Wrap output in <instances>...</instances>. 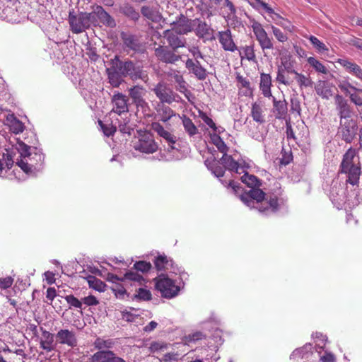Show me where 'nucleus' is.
<instances>
[{"mask_svg": "<svg viewBox=\"0 0 362 362\" xmlns=\"http://www.w3.org/2000/svg\"><path fill=\"white\" fill-rule=\"evenodd\" d=\"M272 86V76L269 74L261 73L259 90L265 98L272 97L271 88Z\"/></svg>", "mask_w": 362, "mask_h": 362, "instance_id": "obj_25", "label": "nucleus"}, {"mask_svg": "<svg viewBox=\"0 0 362 362\" xmlns=\"http://www.w3.org/2000/svg\"><path fill=\"white\" fill-rule=\"evenodd\" d=\"M42 336L40 339V347L46 351L51 352L55 349L56 344H54V335L42 327H40Z\"/></svg>", "mask_w": 362, "mask_h": 362, "instance_id": "obj_19", "label": "nucleus"}, {"mask_svg": "<svg viewBox=\"0 0 362 362\" xmlns=\"http://www.w3.org/2000/svg\"><path fill=\"white\" fill-rule=\"evenodd\" d=\"M64 299L67 302V303L70 305V307H74L75 308H78V309L82 308V301L79 300L74 295H67L64 297Z\"/></svg>", "mask_w": 362, "mask_h": 362, "instance_id": "obj_55", "label": "nucleus"}, {"mask_svg": "<svg viewBox=\"0 0 362 362\" xmlns=\"http://www.w3.org/2000/svg\"><path fill=\"white\" fill-rule=\"evenodd\" d=\"M213 143L221 153L223 154L227 153L228 148L219 136H216L213 139Z\"/></svg>", "mask_w": 362, "mask_h": 362, "instance_id": "obj_54", "label": "nucleus"}, {"mask_svg": "<svg viewBox=\"0 0 362 362\" xmlns=\"http://www.w3.org/2000/svg\"><path fill=\"white\" fill-rule=\"evenodd\" d=\"M197 20L194 24V32L196 35L199 38H208L212 33L213 30L204 21H201L199 18H194Z\"/></svg>", "mask_w": 362, "mask_h": 362, "instance_id": "obj_27", "label": "nucleus"}, {"mask_svg": "<svg viewBox=\"0 0 362 362\" xmlns=\"http://www.w3.org/2000/svg\"><path fill=\"white\" fill-rule=\"evenodd\" d=\"M251 27L262 51L264 53V56H267V52L274 49V40L272 37L269 36L260 23L255 21Z\"/></svg>", "mask_w": 362, "mask_h": 362, "instance_id": "obj_5", "label": "nucleus"}, {"mask_svg": "<svg viewBox=\"0 0 362 362\" xmlns=\"http://www.w3.org/2000/svg\"><path fill=\"white\" fill-rule=\"evenodd\" d=\"M98 124L100 125L105 136L107 137L113 136L117 130L116 127L114 126L112 122L105 124L103 121L98 120Z\"/></svg>", "mask_w": 362, "mask_h": 362, "instance_id": "obj_50", "label": "nucleus"}, {"mask_svg": "<svg viewBox=\"0 0 362 362\" xmlns=\"http://www.w3.org/2000/svg\"><path fill=\"white\" fill-rule=\"evenodd\" d=\"M279 209L278 198L276 196L270 197L269 199H264L263 205L259 208V211L265 213L269 209L272 212H276Z\"/></svg>", "mask_w": 362, "mask_h": 362, "instance_id": "obj_33", "label": "nucleus"}, {"mask_svg": "<svg viewBox=\"0 0 362 362\" xmlns=\"http://www.w3.org/2000/svg\"><path fill=\"white\" fill-rule=\"evenodd\" d=\"M217 38L223 50L231 52L238 50V47L234 42L230 29L227 28L225 30L218 31Z\"/></svg>", "mask_w": 362, "mask_h": 362, "instance_id": "obj_14", "label": "nucleus"}, {"mask_svg": "<svg viewBox=\"0 0 362 362\" xmlns=\"http://www.w3.org/2000/svg\"><path fill=\"white\" fill-rule=\"evenodd\" d=\"M334 86L327 81L320 80L315 86L316 93L322 99L329 100L333 95Z\"/></svg>", "mask_w": 362, "mask_h": 362, "instance_id": "obj_21", "label": "nucleus"}, {"mask_svg": "<svg viewBox=\"0 0 362 362\" xmlns=\"http://www.w3.org/2000/svg\"><path fill=\"white\" fill-rule=\"evenodd\" d=\"M13 283V279L11 276L0 279V288L2 289H6L10 288Z\"/></svg>", "mask_w": 362, "mask_h": 362, "instance_id": "obj_64", "label": "nucleus"}, {"mask_svg": "<svg viewBox=\"0 0 362 362\" xmlns=\"http://www.w3.org/2000/svg\"><path fill=\"white\" fill-rule=\"evenodd\" d=\"M110 67L106 71L109 82L113 87H119L123 82L122 78L127 76L133 81L140 79L146 81L148 79V74L143 70L142 66L132 60L122 61L116 55L110 61Z\"/></svg>", "mask_w": 362, "mask_h": 362, "instance_id": "obj_1", "label": "nucleus"}, {"mask_svg": "<svg viewBox=\"0 0 362 362\" xmlns=\"http://www.w3.org/2000/svg\"><path fill=\"white\" fill-rule=\"evenodd\" d=\"M153 263L158 271L168 272L174 274L178 272V267L177 265H175L173 260L165 254L158 255L156 257Z\"/></svg>", "mask_w": 362, "mask_h": 362, "instance_id": "obj_12", "label": "nucleus"}, {"mask_svg": "<svg viewBox=\"0 0 362 362\" xmlns=\"http://www.w3.org/2000/svg\"><path fill=\"white\" fill-rule=\"evenodd\" d=\"M180 119L182 120V123L185 132L189 136H193L198 134L199 131L197 127L195 126V124L189 117H188L185 115H182V116L180 117Z\"/></svg>", "mask_w": 362, "mask_h": 362, "instance_id": "obj_37", "label": "nucleus"}, {"mask_svg": "<svg viewBox=\"0 0 362 362\" xmlns=\"http://www.w3.org/2000/svg\"><path fill=\"white\" fill-rule=\"evenodd\" d=\"M249 4L255 10H264L268 14H274V9L263 0H249Z\"/></svg>", "mask_w": 362, "mask_h": 362, "instance_id": "obj_39", "label": "nucleus"}, {"mask_svg": "<svg viewBox=\"0 0 362 362\" xmlns=\"http://www.w3.org/2000/svg\"><path fill=\"white\" fill-rule=\"evenodd\" d=\"M68 21L70 30L74 34L81 33L90 28L86 19V13L83 12L76 13L74 10L72 9L69 11Z\"/></svg>", "mask_w": 362, "mask_h": 362, "instance_id": "obj_8", "label": "nucleus"}, {"mask_svg": "<svg viewBox=\"0 0 362 362\" xmlns=\"http://www.w3.org/2000/svg\"><path fill=\"white\" fill-rule=\"evenodd\" d=\"M161 103L171 104L175 100L173 90L163 82L158 83L153 89Z\"/></svg>", "mask_w": 362, "mask_h": 362, "instance_id": "obj_15", "label": "nucleus"}, {"mask_svg": "<svg viewBox=\"0 0 362 362\" xmlns=\"http://www.w3.org/2000/svg\"><path fill=\"white\" fill-rule=\"evenodd\" d=\"M134 148L136 151L149 154L156 152L158 146L153 135L148 132H144L139 133V139L134 144Z\"/></svg>", "mask_w": 362, "mask_h": 362, "instance_id": "obj_7", "label": "nucleus"}, {"mask_svg": "<svg viewBox=\"0 0 362 362\" xmlns=\"http://www.w3.org/2000/svg\"><path fill=\"white\" fill-rule=\"evenodd\" d=\"M176 51L169 49L166 46H158L155 49V55L158 60L166 64H175L181 59V56L175 54Z\"/></svg>", "mask_w": 362, "mask_h": 362, "instance_id": "obj_13", "label": "nucleus"}, {"mask_svg": "<svg viewBox=\"0 0 362 362\" xmlns=\"http://www.w3.org/2000/svg\"><path fill=\"white\" fill-rule=\"evenodd\" d=\"M308 39L318 52H325L328 51L327 47L315 36L310 35Z\"/></svg>", "mask_w": 362, "mask_h": 362, "instance_id": "obj_52", "label": "nucleus"}, {"mask_svg": "<svg viewBox=\"0 0 362 362\" xmlns=\"http://www.w3.org/2000/svg\"><path fill=\"white\" fill-rule=\"evenodd\" d=\"M250 115L253 120L257 123L262 124L265 122L262 105L260 103L255 102L252 104Z\"/></svg>", "mask_w": 362, "mask_h": 362, "instance_id": "obj_36", "label": "nucleus"}, {"mask_svg": "<svg viewBox=\"0 0 362 362\" xmlns=\"http://www.w3.org/2000/svg\"><path fill=\"white\" fill-rule=\"evenodd\" d=\"M221 161H218L211 171L217 177H222L225 173V168L223 166H221Z\"/></svg>", "mask_w": 362, "mask_h": 362, "instance_id": "obj_62", "label": "nucleus"}, {"mask_svg": "<svg viewBox=\"0 0 362 362\" xmlns=\"http://www.w3.org/2000/svg\"><path fill=\"white\" fill-rule=\"evenodd\" d=\"M241 180L243 182L245 183L248 187H250L251 188H255L260 185L259 179L253 175L245 173L243 176H242Z\"/></svg>", "mask_w": 362, "mask_h": 362, "instance_id": "obj_49", "label": "nucleus"}, {"mask_svg": "<svg viewBox=\"0 0 362 362\" xmlns=\"http://www.w3.org/2000/svg\"><path fill=\"white\" fill-rule=\"evenodd\" d=\"M88 283L90 288L98 291L103 292L106 290V284L103 281L96 278L95 276H88Z\"/></svg>", "mask_w": 362, "mask_h": 362, "instance_id": "obj_43", "label": "nucleus"}, {"mask_svg": "<svg viewBox=\"0 0 362 362\" xmlns=\"http://www.w3.org/2000/svg\"><path fill=\"white\" fill-rule=\"evenodd\" d=\"M220 181L226 187L230 188L234 193H237L241 187L240 183L235 182L234 180H229L227 182L223 180H220Z\"/></svg>", "mask_w": 362, "mask_h": 362, "instance_id": "obj_58", "label": "nucleus"}, {"mask_svg": "<svg viewBox=\"0 0 362 362\" xmlns=\"http://www.w3.org/2000/svg\"><path fill=\"white\" fill-rule=\"evenodd\" d=\"M90 362H126L113 351L105 350L95 352L90 358Z\"/></svg>", "mask_w": 362, "mask_h": 362, "instance_id": "obj_17", "label": "nucleus"}, {"mask_svg": "<svg viewBox=\"0 0 362 362\" xmlns=\"http://www.w3.org/2000/svg\"><path fill=\"white\" fill-rule=\"evenodd\" d=\"M97 13L98 14L99 25L102 24L106 27L115 28L116 22L115 19L101 6H98Z\"/></svg>", "mask_w": 362, "mask_h": 362, "instance_id": "obj_28", "label": "nucleus"}, {"mask_svg": "<svg viewBox=\"0 0 362 362\" xmlns=\"http://www.w3.org/2000/svg\"><path fill=\"white\" fill-rule=\"evenodd\" d=\"M178 35L172 29L166 30L163 32L164 38L166 39L169 47L173 51H177L178 48L185 47L186 45L185 38L179 37Z\"/></svg>", "mask_w": 362, "mask_h": 362, "instance_id": "obj_16", "label": "nucleus"}, {"mask_svg": "<svg viewBox=\"0 0 362 362\" xmlns=\"http://www.w3.org/2000/svg\"><path fill=\"white\" fill-rule=\"evenodd\" d=\"M307 62L317 73L323 74H327L329 73L327 68L321 62L313 57H308Z\"/></svg>", "mask_w": 362, "mask_h": 362, "instance_id": "obj_41", "label": "nucleus"}, {"mask_svg": "<svg viewBox=\"0 0 362 362\" xmlns=\"http://www.w3.org/2000/svg\"><path fill=\"white\" fill-rule=\"evenodd\" d=\"M182 356L180 354L177 352H170L167 353L163 356V361L164 362H173V361H178L181 359Z\"/></svg>", "mask_w": 362, "mask_h": 362, "instance_id": "obj_59", "label": "nucleus"}, {"mask_svg": "<svg viewBox=\"0 0 362 362\" xmlns=\"http://www.w3.org/2000/svg\"><path fill=\"white\" fill-rule=\"evenodd\" d=\"M127 281L137 283L139 286L145 284L144 278L137 272L133 271L126 272L124 276L121 279L122 282H125Z\"/></svg>", "mask_w": 362, "mask_h": 362, "instance_id": "obj_40", "label": "nucleus"}, {"mask_svg": "<svg viewBox=\"0 0 362 362\" xmlns=\"http://www.w3.org/2000/svg\"><path fill=\"white\" fill-rule=\"evenodd\" d=\"M220 161L225 169H227L230 171H235L238 173L239 168L238 163L235 161L231 156L228 155L227 153L223 154V156L221 158Z\"/></svg>", "mask_w": 362, "mask_h": 362, "instance_id": "obj_34", "label": "nucleus"}, {"mask_svg": "<svg viewBox=\"0 0 362 362\" xmlns=\"http://www.w3.org/2000/svg\"><path fill=\"white\" fill-rule=\"evenodd\" d=\"M145 89L141 86L136 85L129 89V95L136 105L144 103L143 99Z\"/></svg>", "mask_w": 362, "mask_h": 362, "instance_id": "obj_32", "label": "nucleus"}, {"mask_svg": "<svg viewBox=\"0 0 362 362\" xmlns=\"http://www.w3.org/2000/svg\"><path fill=\"white\" fill-rule=\"evenodd\" d=\"M17 150L20 153V159L16 161V165L21 169L29 175L37 170L44 162L45 156L42 153L34 148L31 151V147L21 141L17 143Z\"/></svg>", "mask_w": 362, "mask_h": 362, "instance_id": "obj_2", "label": "nucleus"}, {"mask_svg": "<svg viewBox=\"0 0 362 362\" xmlns=\"http://www.w3.org/2000/svg\"><path fill=\"white\" fill-rule=\"evenodd\" d=\"M136 298L143 300H149L151 299V292L145 288H139L137 293L136 294Z\"/></svg>", "mask_w": 362, "mask_h": 362, "instance_id": "obj_57", "label": "nucleus"}, {"mask_svg": "<svg viewBox=\"0 0 362 362\" xmlns=\"http://www.w3.org/2000/svg\"><path fill=\"white\" fill-rule=\"evenodd\" d=\"M122 39L124 45L129 49L134 51H140L141 49L142 45L136 36L122 33Z\"/></svg>", "mask_w": 362, "mask_h": 362, "instance_id": "obj_31", "label": "nucleus"}, {"mask_svg": "<svg viewBox=\"0 0 362 362\" xmlns=\"http://www.w3.org/2000/svg\"><path fill=\"white\" fill-rule=\"evenodd\" d=\"M115 344V341L111 339H105L100 337H98L94 341V346L99 351H103V349H110Z\"/></svg>", "mask_w": 362, "mask_h": 362, "instance_id": "obj_47", "label": "nucleus"}, {"mask_svg": "<svg viewBox=\"0 0 362 362\" xmlns=\"http://www.w3.org/2000/svg\"><path fill=\"white\" fill-rule=\"evenodd\" d=\"M356 156V151L353 148H349L343 156V160L341 163V170L346 169V168L356 165L353 160Z\"/></svg>", "mask_w": 362, "mask_h": 362, "instance_id": "obj_38", "label": "nucleus"}, {"mask_svg": "<svg viewBox=\"0 0 362 362\" xmlns=\"http://www.w3.org/2000/svg\"><path fill=\"white\" fill-rule=\"evenodd\" d=\"M358 127L356 121L352 118L340 119L338 133L346 143H351L355 136Z\"/></svg>", "mask_w": 362, "mask_h": 362, "instance_id": "obj_9", "label": "nucleus"}, {"mask_svg": "<svg viewBox=\"0 0 362 362\" xmlns=\"http://www.w3.org/2000/svg\"><path fill=\"white\" fill-rule=\"evenodd\" d=\"M197 20L189 19L184 15L181 14L176 21H174L172 30L179 35H185L192 32L194 29Z\"/></svg>", "mask_w": 362, "mask_h": 362, "instance_id": "obj_11", "label": "nucleus"}, {"mask_svg": "<svg viewBox=\"0 0 362 362\" xmlns=\"http://www.w3.org/2000/svg\"><path fill=\"white\" fill-rule=\"evenodd\" d=\"M185 338L187 342H194L206 339V335L201 332H196L193 334L187 335Z\"/></svg>", "mask_w": 362, "mask_h": 362, "instance_id": "obj_60", "label": "nucleus"}, {"mask_svg": "<svg viewBox=\"0 0 362 362\" xmlns=\"http://www.w3.org/2000/svg\"><path fill=\"white\" fill-rule=\"evenodd\" d=\"M273 112L276 119H284L288 112V103L285 99L277 100L273 97Z\"/></svg>", "mask_w": 362, "mask_h": 362, "instance_id": "obj_26", "label": "nucleus"}, {"mask_svg": "<svg viewBox=\"0 0 362 362\" xmlns=\"http://www.w3.org/2000/svg\"><path fill=\"white\" fill-rule=\"evenodd\" d=\"M339 88L341 91H343L346 95L349 93V88L358 91V93L362 94V89H358L356 87L353 86L350 83L346 82L344 83H340L339 85Z\"/></svg>", "mask_w": 362, "mask_h": 362, "instance_id": "obj_61", "label": "nucleus"}, {"mask_svg": "<svg viewBox=\"0 0 362 362\" xmlns=\"http://www.w3.org/2000/svg\"><path fill=\"white\" fill-rule=\"evenodd\" d=\"M158 115H160V121L167 122L173 117L175 115V112L168 106L163 105L157 110Z\"/></svg>", "mask_w": 362, "mask_h": 362, "instance_id": "obj_42", "label": "nucleus"}, {"mask_svg": "<svg viewBox=\"0 0 362 362\" xmlns=\"http://www.w3.org/2000/svg\"><path fill=\"white\" fill-rule=\"evenodd\" d=\"M334 105L340 119L352 118L354 115V108L344 96L337 94L334 96Z\"/></svg>", "mask_w": 362, "mask_h": 362, "instance_id": "obj_10", "label": "nucleus"}, {"mask_svg": "<svg viewBox=\"0 0 362 362\" xmlns=\"http://www.w3.org/2000/svg\"><path fill=\"white\" fill-rule=\"evenodd\" d=\"M265 195L262 189L255 187L243 193L240 199L250 209H257L259 211V208L263 205Z\"/></svg>", "mask_w": 362, "mask_h": 362, "instance_id": "obj_6", "label": "nucleus"}, {"mask_svg": "<svg viewBox=\"0 0 362 362\" xmlns=\"http://www.w3.org/2000/svg\"><path fill=\"white\" fill-rule=\"evenodd\" d=\"M285 73L293 74L294 78L300 90L307 88H312L313 86L314 82L312 78L308 76L296 71L292 62H288V60H282L281 64L278 66L276 81L279 84L289 86L291 85V81L287 80L288 78H286L284 75Z\"/></svg>", "mask_w": 362, "mask_h": 362, "instance_id": "obj_3", "label": "nucleus"}, {"mask_svg": "<svg viewBox=\"0 0 362 362\" xmlns=\"http://www.w3.org/2000/svg\"><path fill=\"white\" fill-rule=\"evenodd\" d=\"M120 11L122 13H123L124 16H127L128 18H130L131 19L134 21H136L139 18V13L137 12L133 6L128 4H124L122 5L120 8Z\"/></svg>", "mask_w": 362, "mask_h": 362, "instance_id": "obj_44", "label": "nucleus"}, {"mask_svg": "<svg viewBox=\"0 0 362 362\" xmlns=\"http://www.w3.org/2000/svg\"><path fill=\"white\" fill-rule=\"evenodd\" d=\"M98 6L95 5L92 7L93 11L91 12H85L86 13V19L89 24V26L91 25L94 27L99 26V21H98V14L97 13Z\"/></svg>", "mask_w": 362, "mask_h": 362, "instance_id": "obj_48", "label": "nucleus"}, {"mask_svg": "<svg viewBox=\"0 0 362 362\" xmlns=\"http://www.w3.org/2000/svg\"><path fill=\"white\" fill-rule=\"evenodd\" d=\"M187 69L194 74L199 80H204L207 76L206 70L202 66L189 67Z\"/></svg>", "mask_w": 362, "mask_h": 362, "instance_id": "obj_53", "label": "nucleus"}, {"mask_svg": "<svg viewBox=\"0 0 362 362\" xmlns=\"http://www.w3.org/2000/svg\"><path fill=\"white\" fill-rule=\"evenodd\" d=\"M81 301L82 303H83L87 306L97 305L99 303V301L97 300V298L92 295H90L87 297L82 298Z\"/></svg>", "mask_w": 362, "mask_h": 362, "instance_id": "obj_63", "label": "nucleus"}, {"mask_svg": "<svg viewBox=\"0 0 362 362\" xmlns=\"http://www.w3.org/2000/svg\"><path fill=\"white\" fill-rule=\"evenodd\" d=\"M127 101L128 99L124 94L121 93L115 94L112 98V111L118 115L127 112L129 111Z\"/></svg>", "mask_w": 362, "mask_h": 362, "instance_id": "obj_20", "label": "nucleus"}, {"mask_svg": "<svg viewBox=\"0 0 362 362\" xmlns=\"http://www.w3.org/2000/svg\"><path fill=\"white\" fill-rule=\"evenodd\" d=\"M272 30L275 38L281 42H285L288 40V36L284 33L279 28L272 25Z\"/></svg>", "mask_w": 362, "mask_h": 362, "instance_id": "obj_56", "label": "nucleus"}, {"mask_svg": "<svg viewBox=\"0 0 362 362\" xmlns=\"http://www.w3.org/2000/svg\"><path fill=\"white\" fill-rule=\"evenodd\" d=\"M341 173L348 174L347 182L352 185H355L358 182L359 180L361 168L356 165L346 168V169L341 170Z\"/></svg>", "mask_w": 362, "mask_h": 362, "instance_id": "obj_30", "label": "nucleus"}, {"mask_svg": "<svg viewBox=\"0 0 362 362\" xmlns=\"http://www.w3.org/2000/svg\"><path fill=\"white\" fill-rule=\"evenodd\" d=\"M156 288L165 298H172L177 296L180 291L179 286L165 274H160L154 279Z\"/></svg>", "mask_w": 362, "mask_h": 362, "instance_id": "obj_4", "label": "nucleus"}, {"mask_svg": "<svg viewBox=\"0 0 362 362\" xmlns=\"http://www.w3.org/2000/svg\"><path fill=\"white\" fill-rule=\"evenodd\" d=\"M141 12L144 16L153 22H157L160 17L157 11L149 6H143Z\"/></svg>", "mask_w": 362, "mask_h": 362, "instance_id": "obj_45", "label": "nucleus"}, {"mask_svg": "<svg viewBox=\"0 0 362 362\" xmlns=\"http://www.w3.org/2000/svg\"><path fill=\"white\" fill-rule=\"evenodd\" d=\"M237 87L239 93L244 96H250L253 93V89L249 79L239 73L236 74Z\"/></svg>", "mask_w": 362, "mask_h": 362, "instance_id": "obj_24", "label": "nucleus"}, {"mask_svg": "<svg viewBox=\"0 0 362 362\" xmlns=\"http://www.w3.org/2000/svg\"><path fill=\"white\" fill-rule=\"evenodd\" d=\"M151 129L156 132L160 137L164 139L168 142L171 148H175L173 145L176 143L177 139L174 134L165 130L164 127L157 122L151 123Z\"/></svg>", "mask_w": 362, "mask_h": 362, "instance_id": "obj_22", "label": "nucleus"}, {"mask_svg": "<svg viewBox=\"0 0 362 362\" xmlns=\"http://www.w3.org/2000/svg\"><path fill=\"white\" fill-rule=\"evenodd\" d=\"M57 341L74 348L77 346V339L75 333L69 329H60L56 334Z\"/></svg>", "mask_w": 362, "mask_h": 362, "instance_id": "obj_18", "label": "nucleus"}, {"mask_svg": "<svg viewBox=\"0 0 362 362\" xmlns=\"http://www.w3.org/2000/svg\"><path fill=\"white\" fill-rule=\"evenodd\" d=\"M337 62L347 72L362 81V69L356 63L346 59H339Z\"/></svg>", "mask_w": 362, "mask_h": 362, "instance_id": "obj_23", "label": "nucleus"}, {"mask_svg": "<svg viewBox=\"0 0 362 362\" xmlns=\"http://www.w3.org/2000/svg\"><path fill=\"white\" fill-rule=\"evenodd\" d=\"M223 7L226 8L223 17L226 20H230L235 16L236 8L230 0H223Z\"/></svg>", "mask_w": 362, "mask_h": 362, "instance_id": "obj_46", "label": "nucleus"}, {"mask_svg": "<svg viewBox=\"0 0 362 362\" xmlns=\"http://www.w3.org/2000/svg\"><path fill=\"white\" fill-rule=\"evenodd\" d=\"M6 122L9 129L15 134L22 133L25 129L24 124L19 120L13 114L8 115L6 117Z\"/></svg>", "mask_w": 362, "mask_h": 362, "instance_id": "obj_29", "label": "nucleus"}, {"mask_svg": "<svg viewBox=\"0 0 362 362\" xmlns=\"http://www.w3.org/2000/svg\"><path fill=\"white\" fill-rule=\"evenodd\" d=\"M240 56L242 59L245 58L250 62H257L254 43L242 47L240 50Z\"/></svg>", "mask_w": 362, "mask_h": 362, "instance_id": "obj_35", "label": "nucleus"}, {"mask_svg": "<svg viewBox=\"0 0 362 362\" xmlns=\"http://www.w3.org/2000/svg\"><path fill=\"white\" fill-rule=\"evenodd\" d=\"M133 268L136 269L137 272L146 273L152 268V265L148 262L141 260L136 262L134 264Z\"/></svg>", "mask_w": 362, "mask_h": 362, "instance_id": "obj_51", "label": "nucleus"}]
</instances>
